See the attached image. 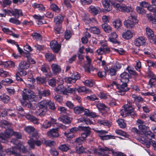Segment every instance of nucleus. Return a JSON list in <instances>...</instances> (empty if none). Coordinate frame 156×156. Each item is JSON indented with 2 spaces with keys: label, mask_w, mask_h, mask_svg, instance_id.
Listing matches in <instances>:
<instances>
[{
  "label": "nucleus",
  "mask_w": 156,
  "mask_h": 156,
  "mask_svg": "<svg viewBox=\"0 0 156 156\" xmlns=\"http://www.w3.org/2000/svg\"><path fill=\"white\" fill-rule=\"evenodd\" d=\"M51 69L53 73H58L61 71L60 66L56 64H53L51 66Z\"/></svg>",
  "instance_id": "nucleus-29"
},
{
  "label": "nucleus",
  "mask_w": 156,
  "mask_h": 156,
  "mask_svg": "<svg viewBox=\"0 0 156 156\" xmlns=\"http://www.w3.org/2000/svg\"><path fill=\"white\" fill-rule=\"evenodd\" d=\"M146 34L150 41H156V36L155 35L153 31L150 28H146Z\"/></svg>",
  "instance_id": "nucleus-13"
},
{
  "label": "nucleus",
  "mask_w": 156,
  "mask_h": 156,
  "mask_svg": "<svg viewBox=\"0 0 156 156\" xmlns=\"http://www.w3.org/2000/svg\"><path fill=\"white\" fill-rule=\"evenodd\" d=\"M113 84L115 85L118 90L117 91V94L119 95H122L125 94V93L128 90L127 87V83H123L121 84H116L115 82L113 83Z\"/></svg>",
  "instance_id": "nucleus-8"
},
{
  "label": "nucleus",
  "mask_w": 156,
  "mask_h": 156,
  "mask_svg": "<svg viewBox=\"0 0 156 156\" xmlns=\"http://www.w3.org/2000/svg\"><path fill=\"white\" fill-rule=\"evenodd\" d=\"M34 39L36 40L37 41H39L41 40L42 39L41 35L39 34L36 33H34L32 34Z\"/></svg>",
  "instance_id": "nucleus-52"
},
{
  "label": "nucleus",
  "mask_w": 156,
  "mask_h": 156,
  "mask_svg": "<svg viewBox=\"0 0 156 156\" xmlns=\"http://www.w3.org/2000/svg\"><path fill=\"white\" fill-rule=\"evenodd\" d=\"M58 148L62 151H66L70 149V147L68 144H63L60 145L58 147Z\"/></svg>",
  "instance_id": "nucleus-38"
},
{
  "label": "nucleus",
  "mask_w": 156,
  "mask_h": 156,
  "mask_svg": "<svg viewBox=\"0 0 156 156\" xmlns=\"http://www.w3.org/2000/svg\"><path fill=\"white\" fill-rule=\"evenodd\" d=\"M54 31L56 34H60L61 32V27L60 25H56L54 28Z\"/></svg>",
  "instance_id": "nucleus-63"
},
{
  "label": "nucleus",
  "mask_w": 156,
  "mask_h": 156,
  "mask_svg": "<svg viewBox=\"0 0 156 156\" xmlns=\"http://www.w3.org/2000/svg\"><path fill=\"white\" fill-rule=\"evenodd\" d=\"M2 64L5 68H11L13 67L14 66V62L11 61L3 62Z\"/></svg>",
  "instance_id": "nucleus-35"
},
{
  "label": "nucleus",
  "mask_w": 156,
  "mask_h": 156,
  "mask_svg": "<svg viewBox=\"0 0 156 156\" xmlns=\"http://www.w3.org/2000/svg\"><path fill=\"white\" fill-rule=\"evenodd\" d=\"M50 7L51 9L55 12H58L60 11V9L59 7L55 4H52Z\"/></svg>",
  "instance_id": "nucleus-56"
},
{
  "label": "nucleus",
  "mask_w": 156,
  "mask_h": 156,
  "mask_svg": "<svg viewBox=\"0 0 156 156\" xmlns=\"http://www.w3.org/2000/svg\"><path fill=\"white\" fill-rule=\"evenodd\" d=\"M110 51L109 48L107 47L105 44H102L101 47L97 50V53L98 55H100L107 54L109 53Z\"/></svg>",
  "instance_id": "nucleus-12"
},
{
  "label": "nucleus",
  "mask_w": 156,
  "mask_h": 156,
  "mask_svg": "<svg viewBox=\"0 0 156 156\" xmlns=\"http://www.w3.org/2000/svg\"><path fill=\"white\" fill-rule=\"evenodd\" d=\"M65 136L68 139H72L74 136V135L70 131L65 132L64 133Z\"/></svg>",
  "instance_id": "nucleus-61"
},
{
  "label": "nucleus",
  "mask_w": 156,
  "mask_h": 156,
  "mask_svg": "<svg viewBox=\"0 0 156 156\" xmlns=\"http://www.w3.org/2000/svg\"><path fill=\"white\" fill-rule=\"evenodd\" d=\"M86 58L87 63V64L85 65L84 67L85 68H87V70H89L91 66L90 64L91 60L88 56H86Z\"/></svg>",
  "instance_id": "nucleus-53"
},
{
  "label": "nucleus",
  "mask_w": 156,
  "mask_h": 156,
  "mask_svg": "<svg viewBox=\"0 0 156 156\" xmlns=\"http://www.w3.org/2000/svg\"><path fill=\"white\" fill-rule=\"evenodd\" d=\"M41 69L43 73L47 77L51 76V73L49 66L46 64L42 65L41 67Z\"/></svg>",
  "instance_id": "nucleus-16"
},
{
  "label": "nucleus",
  "mask_w": 156,
  "mask_h": 156,
  "mask_svg": "<svg viewBox=\"0 0 156 156\" xmlns=\"http://www.w3.org/2000/svg\"><path fill=\"white\" fill-rule=\"evenodd\" d=\"M50 46L53 51L55 52H58L60 50L61 47V45L55 41H51Z\"/></svg>",
  "instance_id": "nucleus-18"
},
{
  "label": "nucleus",
  "mask_w": 156,
  "mask_h": 156,
  "mask_svg": "<svg viewBox=\"0 0 156 156\" xmlns=\"http://www.w3.org/2000/svg\"><path fill=\"white\" fill-rule=\"evenodd\" d=\"M65 88L64 87L63 85H59L56 88V90L57 92L59 94H66L65 91Z\"/></svg>",
  "instance_id": "nucleus-37"
},
{
  "label": "nucleus",
  "mask_w": 156,
  "mask_h": 156,
  "mask_svg": "<svg viewBox=\"0 0 156 156\" xmlns=\"http://www.w3.org/2000/svg\"><path fill=\"white\" fill-rule=\"evenodd\" d=\"M25 130L29 134L30 139L27 143L30 148L34 149V139H38L39 138L37 132L35 130L34 128L30 126H28L25 127Z\"/></svg>",
  "instance_id": "nucleus-2"
},
{
  "label": "nucleus",
  "mask_w": 156,
  "mask_h": 156,
  "mask_svg": "<svg viewBox=\"0 0 156 156\" xmlns=\"http://www.w3.org/2000/svg\"><path fill=\"white\" fill-rule=\"evenodd\" d=\"M147 76L151 78L149 80L147 88L153 87H154V82L156 81V76L151 71H149L147 74Z\"/></svg>",
  "instance_id": "nucleus-9"
},
{
  "label": "nucleus",
  "mask_w": 156,
  "mask_h": 156,
  "mask_svg": "<svg viewBox=\"0 0 156 156\" xmlns=\"http://www.w3.org/2000/svg\"><path fill=\"white\" fill-rule=\"evenodd\" d=\"M133 36V33L131 31L127 30L126 31L123 33L122 37L124 39H129Z\"/></svg>",
  "instance_id": "nucleus-26"
},
{
  "label": "nucleus",
  "mask_w": 156,
  "mask_h": 156,
  "mask_svg": "<svg viewBox=\"0 0 156 156\" xmlns=\"http://www.w3.org/2000/svg\"><path fill=\"white\" fill-rule=\"evenodd\" d=\"M32 5L34 8L37 9L38 10L40 11H44L45 9V7L41 4L34 3H33Z\"/></svg>",
  "instance_id": "nucleus-30"
},
{
  "label": "nucleus",
  "mask_w": 156,
  "mask_h": 156,
  "mask_svg": "<svg viewBox=\"0 0 156 156\" xmlns=\"http://www.w3.org/2000/svg\"><path fill=\"white\" fill-rule=\"evenodd\" d=\"M86 149V148H84L81 145H80L79 146H77L76 147V151L78 154H80L84 152L87 153H90L91 152V151H85V149Z\"/></svg>",
  "instance_id": "nucleus-31"
},
{
  "label": "nucleus",
  "mask_w": 156,
  "mask_h": 156,
  "mask_svg": "<svg viewBox=\"0 0 156 156\" xmlns=\"http://www.w3.org/2000/svg\"><path fill=\"white\" fill-rule=\"evenodd\" d=\"M63 19V16L59 15L54 18V21L56 24H59L62 22Z\"/></svg>",
  "instance_id": "nucleus-36"
},
{
  "label": "nucleus",
  "mask_w": 156,
  "mask_h": 156,
  "mask_svg": "<svg viewBox=\"0 0 156 156\" xmlns=\"http://www.w3.org/2000/svg\"><path fill=\"white\" fill-rule=\"evenodd\" d=\"M100 150L102 151H108V153H112L115 156H126L124 153L120 152H115L113 151L112 148H108V147H105L104 148H101Z\"/></svg>",
  "instance_id": "nucleus-15"
},
{
  "label": "nucleus",
  "mask_w": 156,
  "mask_h": 156,
  "mask_svg": "<svg viewBox=\"0 0 156 156\" xmlns=\"http://www.w3.org/2000/svg\"><path fill=\"white\" fill-rule=\"evenodd\" d=\"M133 103L129 101H127V104L124 105V109L120 111L121 115L123 117H126L129 115L135 114L134 110L132 107Z\"/></svg>",
  "instance_id": "nucleus-4"
},
{
  "label": "nucleus",
  "mask_w": 156,
  "mask_h": 156,
  "mask_svg": "<svg viewBox=\"0 0 156 156\" xmlns=\"http://www.w3.org/2000/svg\"><path fill=\"white\" fill-rule=\"evenodd\" d=\"M19 68L24 69H27L30 66V64L25 61H22L19 64Z\"/></svg>",
  "instance_id": "nucleus-34"
},
{
  "label": "nucleus",
  "mask_w": 156,
  "mask_h": 156,
  "mask_svg": "<svg viewBox=\"0 0 156 156\" xmlns=\"http://www.w3.org/2000/svg\"><path fill=\"white\" fill-rule=\"evenodd\" d=\"M145 136H146L148 139H150L149 141H148L146 139L143 140L144 138H143L141 140L140 142L142 144L145 145L147 148H149L150 147V144H151V142L150 141L151 140V139L154 138V135L153 133L150 132V133L146 134Z\"/></svg>",
  "instance_id": "nucleus-10"
},
{
  "label": "nucleus",
  "mask_w": 156,
  "mask_h": 156,
  "mask_svg": "<svg viewBox=\"0 0 156 156\" xmlns=\"http://www.w3.org/2000/svg\"><path fill=\"white\" fill-rule=\"evenodd\" d=\"M1 100L5 103H7L10 99L9 97L6 95H3L0 96Z\"/></svg>",
  "instance_id": "nucleus-49"
},
{
  "label": "nucleus",
  "mask_w": 156,
  "mask_h": 156,
  "mask_svg": "<svg viewBox=\"0 0 156 156\" xmlns=\"http://www.w3.org/2000/svg\"><path fill=\"white\" fill-rule=\"evenodd\" d=\"M12 14L15 18H18L20 16H23L22 11L20 9H15L12 11Z\"/></svg>",
  "instance_id": "nucleus-28"
},
{
  "label": "nucleus",
  "mask_w": 156,
  "mask_h": 156,
  "mask_svg": "<svg viewBox=\"0 0 156 156\" xmlns=\"http://www.w3.org/2000/svg\"><path fill=\"white\" fill-rule=\"evenodd\" d=\"M45 57L46 59L48 61H51L55 58V56L50 53H48L45 54Z\"/></svg>",
  "instance_id": "nucleus-47"
},
{
  "label": "nucleus",
  "mask_w": 156,
  "mask_h": 156,
  "mask_svg": "<svg viewBox=\"0 0 156 156\" xmlns=\"http://www.w3.org/2000/svg\"><path fill=\"white\" fill-rule=\"evenodd\" d=\"M58 120L65 124H69L70 123L72 119L71 118L66 115H63L59 118Z\"/></svg>",
  "instance_id": "nucleus-24"
},
{
  "label": "nucleus",
  "mask_w": 156,
  "mask_h": 156,
  "mask_svg": "<svg viewBox=\"0 0 156 156\" xmlns=\"http://www.w3.org/2000/svg\"><path fill=\"white\" fill-rule=\"evenodd\" d=\"M102 3L105 10L109 11L112 9V7L110 5L111 3L110 0H102Z\"/></svg>",
  "instance_id": "nucleus-23"
},
{
  "label": "nucleus",
  "mask_w": 156,
  "mask_h": 156,
  "mask_svg": "<svg viewBox=\"0 0 156 156\" xmlns=\"http://www.w3.org/2000/svg\"><path fill=\"white\" fill-rule=\"evenodd\" d=\"M111 37L109 38V40L113 43H119L116 40L117 37L118 35L115 32H113L111 34Z\"/></svg>",
  "instance_id": "nucleus-27"
},
{
  "label": "nucleus",
  "mask_w": 156,
  "mask_h": 156,
  "mask_svg": "<svg viewBox=\"0 0 156 156\" xmlns=\"http://www.w3.org/2000/svg\"><path fill=\"white\" fill-rule=\"evenodd\" d=\"M101 26L105 32L109 33L111 31L112 28L107 23L102 24Z\"/></svg>",
  "instance_id": "nucleus-39"
},
{
  "label": "nucleus",
  "mask_w": 156,
  "mask_h": 156,
  "mask_svg": "<svg viewBox=\"0 0 156 156\" xmlns=\"http://www.w3.org/2000/svg\"><path fill=\"white\" fill-rule=\"evenodd\" d=\"M98 122L100 124L107 126L109 127L111 125V123L107 120H98Z\"/></svg>",
  "instance_id": "nucleus-42"
},
{
  "label": "nucleus",
  "mask_w": 156,
  "mask_h": 156,
  "mask_svg": "<svg viewBox=\"0 0 156 156\" xmlns=\"http://www.w3.org/2000/svg\"><path fill=\"white\" fill-rule=\"evenodd\" d=\"M76 91V88H71L68 87L67 88H65V91L66 94H67L68 93L74 94Z\"/></svg>",
  "instance_id": "nucleus-48"
},
{
  "label": "nucleus",
  "mask_w": 156,
  "mask_h": 156,
  "mask_svg": "<svg viewBox=\"0 0 156 156\" xmlns=\"http://www.w3.org/2000/svg\"><path fill=\"white\" fill-rule=\"evenodd\" d=\"M10 111V109H1L0 110L1 116L2 117L5 116Z\"/></svg>",
  "instance_id": "nucleus-54"
},
{
  "label": "nucleus",
  "mask_w": 156,
  "mask_h": 156,
  "mask_svg": "<svg viewBox=\"0 0 156 156\" xmlns=\"http://www.w3.org/2000/svg\"><path fill=\"white\" fill-rule=\"evenodd\" d=\"M13 135L18 139L21 138V134L18 132H14L11 129H6L4 134H0V142L6 143L7 142V138H9L12 135Z\"/></svg>",
  "instance_id": "nucleus-3"
},
{
  "label": "nucleus",
  "mask_w": 156,
  "mask_h": 156,
  "mask_svg": "<svg viewBox=\"0 0 156 156\" xmlns=\"http://www.w3.org/2000/svg\"><path fill=\"white\" fill-rule=\"evenodd\" d=\"M23 99L21 101L22 105L30 109L34 110L37 107V105L34 103H31V101L37 100L36 96L34 92L30 90L24 89L22 94Z\"/></svg>",
  "instance_id": "nucleus-1"
},
{
  "label": "nucleus",
  "mask_w": 156,
  "mask_h": 156,
  "mask_svg": "<svg viewBox=\"0 0 156 156\" xmlns=\"http://www.w3.org/2000/svg\"><path fill=\"white\" fill-rule=\"evenodd\" d=\"M74 111L76 114H79L83 112V108L80 106H77L74 108Z\"/></svg>",
  "instance_id": "nucleus-44"
},
{
  "label": "nucleus",
  "mask_w": 156,
  "mask_h": 156,
  "mask_svg": "<svg viewBox=\"0 0 156 156\" xmlns=\"http://www.w3.org/2000/svg\"><path fill=\"white\" fill-rule=\"evenodd\" d=\"M113 24L115 28L118 29L121 25V21L120 19H117L113 22Z\"/></svg>",
  "instance_id": "nucleus-46"
},
{
  "label": "nucleus",
  "mask_w": 156,
  "mask_h": 156,
  "mask_svg": "<svg viewBox=\"0 0 156 156\" xmlns=\"http://www.w3.org/2000/svg\"><path fill=\"white\" fill-rule=\"evenodd\" d=\"M71 76L73 80V81L76 82L77 80L80 78V74L77 72H75L71 75Z\"/></svg>",
  "instance_id": "nucleus-45"
},
{
  "label": "nucleus",
  "mask_w": 156,
  "mask_h": 156,
  "mask_svg": "<svg viewBox=\"0 0 156 156\" xmlns=\"http://www.w3.org/2000/svg\"><path fill=\"white\" fill-rule=\"evenodd\" d=\"M101 9L100 7L94 5H90L89 8V11L93 15H96L100 13Z\"/></svg>",
  "instance_id": "nucleus-19"
},
{
  "label": "nucleus",
  "mask_w": 156,
  "mask_h": 156,
  "mask_svg": "<svg viewBox=\"0 0 156 156\" xmlns=\"http://www.w3.org/2000/svg\"><path fill=\"white\" fill-rule=\"evenodd\" d=\"M84 84L87 87H90L93 86L94 81L91 79H86L83 81Z\"/></svg>",
  "instance_id": "nucleus-32"
},
{
  "label": "nucleus",
  "mask_w": 156,
  "mask_h": 156,
  "mask_svg": "<svg viewBox=\"0 0 156 156\" xmlns=\"http://www.w3.org/2000/svg\"><path fill=\"white\" fill-rule=\"evenodd\" d=\"M117 122L120 128H124L126 126V123L124 120L122 119H119L117 121Z\"/></svg>",
  "instance_id": "nucleus-41"
},
{
  "label": "nucleus",
  "mask_w": 156,
  "mask_h": 156,
  "mask_svg": "<svg viewBox=\"0 0 156 156\" xmlns=\"http://www.w3.org/2000/svg\"><path fill=\"white\" fill-rule=\"evenodd\" d=\"M145 38L143 37H140L136 38L134 41L135 45L137 46H140L144 45L145 43Z\"/></svg>",
  "instance_id": "nucleus-22"
},
{
  "label": "nucleus",
  "mask_w": 156,
  "mask_h": 156,
  "mask_svg": "<svg viewBox=\"0 0 156 156\" xmlns=\"http://www.w3.org/2000/svg\"><path fill=\"white\" fill-rule=\"evenodd\" d=\"M115 133L119 135L124 136L125 137H126V134L124 132L120 129L116 130L115 131Z\"/></svg>",
  "instance_id": "nucleus-62"
},
{
  "label": "nucleus",
  "mask_w": 156,
  "mask_h": 156,
  "mask_svg": "<svg viewBox=\"0 0 156 156\" xmlns=\"http://www.w3.org/2000/svg\"><path fill=\"white\" fill-rule=\"evenodd\" d=\"M111 4L114 8L119 11L127 13L132 12L133 9L130 6H126L124 4L116 2H112Z\"/></svg>",
  "instance_id": "nucleus-5"
},
{
  "label": "nucleus",
  "mask_w": 156,
  "mask_h": 156,
  "mask_svg": "<svg viewBox=\"0 0 156 156\" xmlns=\"http://www.w3.org/2000/svg\"><path fill=\"white\" fill-rule=\"evenodd\" d=\"M147 9L150 12H152L154 15L156 16V8H154L150 4L147 8Z\"/></svg>",
  "instance_id": "nucleus-55"
},
{
  "label": "nucleus",
  "mask_w": 156,
  "mask_h": 156,
  "mask_svg": "<svg viewBox=\"0 0 156 156\" xmlns=\"http://www.w3.org/2000/svg\"><path fill=\"white\" fill-rule=\"evenodd\" d=\"M87 30L93 34H99L100 33V30L99 28L95 27H91L89 29L87 28Z\"/></svg>",
  "instance_id": "nucleus-33"
},
{
  "label": "nucleus",
  "mask_w": 156,
  "mask_h": 156,
  "mask_svg": "<svg viewBox=\"0 0 156 156\" xmlns=\"http://www.w3.org/2000/svg\"><path fill=\"white\" fill-rule=\"evenodd\" d=\"M96 106L99 110H103L106 108V106L104 104L101 102L97 104Z\"/></svg>",
  "instance_id": "nucleus-58"
},
{
  "label": "nucleus",
  "mask_w": 156,
  "mask_h": 156,
  "mask_svg": "<svg viewBox=\"0 0 156 156\" xmlns=\"http://www.w3.org/2000/svg\"><path fill=\"white\" fill-rule=\"evenodd\" d=\"M77 91L78 93L82 94H91L92 93L90 90L84 86L79 87L76 88V91Z\"/></svg>",
  "instance_id": "nucleus-21"
},
{
  "label": "nucleus",
  "mask_w": 156,
  "mask_h": 156,
  "mask_svg": "<svg viewBox=\"0 0 156 156\" xmlns=\"http://www.w3.org/2000/svg\"><path fill=\"white\" fill-rule=\"evenodd\" d=\"M17 73L18 74H19V75H20L21 76H25L27 74V72L25 70V69L20 68H19L18 72Z\"/></svg>",
  "instance_id": "nucleus-57"
},
{
  "label": "nucleus",
  "mask_w": 156,
  "mask_h": 156,
  "mask_svg": "<svg viewBox=\"0 0 156 156\" xmlns=\"http://www.w3.org/2000/svg\"><path fill=\"white\" fill-rule=\"evenodd\" d=\"M146 15L148 20L150 21L153 24H156V18L153 17L151 14H147Z\"/></svg>",
  "instance_id": "nucleus-51"
},
{
  "label": "nucleus",
  "mask_w": 156,
  "mask_h": 156,
  "mask_svg": "<svg viewBox=\"0 0 156 156\" xmlns=\"http://www.w3.org/2000/svg\"><path fill=\"white\" fill-rule=\"evenodd\" d=\"M50 94V91L48 90H44L43 91H39L38 94L40 98L42 96L46 97L48 96Z\"/></svg>",
  "instance_id": "nucleus-40"
},
{
  "label": "nucleus",
  "mask_w": 156,
  "mask_h": 156,
  "mask_svg": "<svg viewBox=\"0 0 156 156\" xmlns=\"http://www.w3.org/2000/svg\"><path fill=\"white\" fill-rule=\"evenodd\" d=\"M13 82V80L11 79L5 78L1 81V83L4 85H7Z\"/></svg>",
  "instance_id": "nucleus-43"
},
{
  "label": "nucleus",
  "mask_w": 156,
  "mask_h": 156,
  "mask_svg": "<svg viewBox=\"0 0 156 156\" xmlns=\"http://www.w3.org/2000/svg\"><path fill=\"white\" fill-rule=\"evenodd\" d=\"M126 70L128 71L129 73L135 76L137 75V73L133 67L128 66L126 68Z\"/></svg>",
  "instance_id": "nucleus-50"
},
{
  "label": "nucleus",
  "mask_w": 156,
  "mask_h": 156,
  "mask_svg": "<svg viewBox=\"0 0 156 156\" xmlns=\"http://www.w3.org/2000/svg\"><path fill=\"white\" fill-rule=\"evenodd\" d=\"M17 149H18L16 147H12L10 148L6 149L5 151L8 155H13L16 156H21L20 154L17 152Z\"/></svg>",
  "instance_id": "nucleus-14"
},
{
  "label": "nucleus",
  "mask_w": 156,
  "mask_h": 156,
  "mask_svg": "<svg viewBox=\"0 0 156 156\" xmlns=\"http://www.w3.org/2000/svg\"><path fill=\"white\" fill-rule=\"evenodd\" d=\"M11 142L13 144L16 145V147L20 151H22L24 153L26 152L25 147L23 145L22 143L20 142L18 140L16 139H12L11 140Z\"/></svg>",
  "instance_id": "nucleus-11"
},
{
  "label": "nucleus",
  "mask_w": 156,
  "mask_h": 156,
  "mask_svg": "<svg viewBox=\"0 0 156 156\" xmlns=\"http://www.w3.org/2000/svg\"><path fill=\"white\" fill-rule=\"evenodd\" d=\"M48 102L46 100L41 101L38 104L39 108L35 112L37 115L42 116L44 115L47 111Z\"/></svg>",
  "instance_id": "nucleus-6"
},
{
  "label": "nucleus",
  "mask_w": 156,
  "mask_h": 156,
  "mask_svg": "<svg viewBox=\"0 0 156 156\" xmlns=\"http://www.w3.org/2000/svg\"><path fill=\"white\" fill-rule=\"evenodd\" d=\"M94 130L98 133L99 136L101 138L103 136V135H104L106 134L107 133V132L105 130H97L96 129H94Z\"/></svg>",
  "instance_id": "nucleus-60"
},
{
  "label": "nucleus",
  "mask_w": 156,
  "mask_h": 156,
  "mask_svg": "<svg viewBox=\"0 0 156 156\" xmlns=\"http://www.w3.org/2000/svg\"><path fill=\"white\" fill-rule=\"evenodd\" d=\"M9 21L10 23L16 25H19L20 23V22L19 20L13 18H12L9 19Z\"/></svg>",
  "instance_id": "nucleus-64"
},
{
  "label": "nucleus",
  "mask_w": 156,
  "mask_h": 156,
  "mask_svg": "<svg viewBox=\"0 0 156 156\" xmlns=\"http://www.w3.org/2000/svg\"><path fill=\"white\" fill-rule=\"evenodd\" d=\"M120 80L122 82L127 83L129 81V75L126 72H124L120 75Z\"/></svg>",
  "instance_id": "nucleus-25"
},
{
  "label": "nucleus",
  "mask_w": 156,
  "mask_h": 156,
  "mask_svg": "<svg viewBox=\"0 0 156 156\" xmlns=\"http://www.w3.org/2000/svg\"><path fill=\"white\" fill-rule=\"evenodd\" d=\"M136 22V16L133 14H131L129 17V19L126 20L124 22L125 26L128 29H131L133 27Z\"/></svg>",
  "instance_id": "nucleus-7"
},
{
  "label": "nucleus",
  "mask_w": 156,
  "mask_h": 156,
  "mask_svg": "<svg viewBox=\"0 0 156 156\" xmlns=\"http://www.w3.org/2000/svg\"><path fill=\"white\" fill-rule=\"evenodd\" d=\"M80 131H83L84 132L81 134V137L83 140H85L90 134V131L89 128L87 127L81 126L80 127Z\"/></svg>",
  "instance_id": "nucleus-17"
},
{
  "label": "nucleus",
  "mask_w": 156,
  "mask_h": 156,
  "mask_svg": "<svg viewBox=\"0 0 156 156\" xmlns=\"http://www.w3.org/2000/svg\"><path fill=\"white\" fill-rule=\"evenodd\" d=\"M47 135L50 138L57 137L59 136L58 129L57 128L50 129L47 133Z\"/></svg>",
  "instance_id": "nucleus-20"
},
{
  "label": "nucleus",
  "mask_w": 156,
  "mask_h": 156,
  "mask_svg": "<svg viewBox=\"0 0 156 156\" xmlns=\"http://www.w3.org/2000/svg\"><path fill=\"white\" fill-rule=\"evenodd\" d=\"M136 11L138 13L140 14H145L146 12V11L141 7L137 6L136 8Z\"/></svg>",
  "instance_id": "nucleus-59"
}]
</instances>
